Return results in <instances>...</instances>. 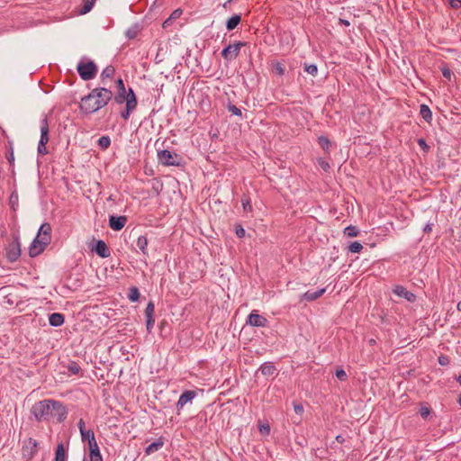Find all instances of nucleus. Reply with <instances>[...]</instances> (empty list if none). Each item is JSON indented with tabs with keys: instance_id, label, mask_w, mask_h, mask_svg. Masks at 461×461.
<instances>
[{
	"instance_id": "nucleus-1",
	"label": "nucleus",
	"mask_w": 461,
	"mask_h": 461,
	"mask_svg": "<svg viewBox=\"0 0 461 461\" xmlns=\"http://www.w3.org/2000/svg\"><path fill=\"white\" fill-rule=\"evenodd\" d=\"M113 97V92L105 87H96L81 99L80 108L86 113H93L104 107Z\"/></svg>"
},
{
	"instance_id": "nucleus-2",
	"label": "nucleus",
	"mask_w": 461,
	"mask_h": 461,
	"mask_svg": "<svg viewBox=\"0 0 461 461\" xmlns=\"http://www.w3.org/2000/svg\"><path fill=\"white\" fill-rule=\"evenodd\" d=\"M32 413L39 421L48 420L53 416H59V420L61 421L67 411L59 401L42 400L32 405Z\"/></svg>"
},
{
	"instance_id": "nucleus-3",
	"label": "nucleus",
	"mask_w": 461,
	"mask_h": 461,
	"mask_svg": "<svg viewBox=\"0 0 461 461\" xmlns=\"http://www.w3.org/2000/svg\"><path fill=\"white\" fill-rule=\"evenodd\" d=\"M51 226L48 222H44L41 225L37 237L32 242L29 248V254L32 258H34L41 254L45 247L50 243L51 239Z\"/></svg>"
},
{
	"instance_id": "nucleus-4",
	"label": "nucleus",
	"mask_w": 461,
	"mask_h": 461,
	"mask_svg": "<svg viewBox=\"0 0 461 461\" xmlns=\"http://www.w3.org/2000/svg\"><path fill=\"white\" fill-rule=\"evenodd\" d=\"M77 70L83 80L88 81L95 77L98 68L94 61L83 58L77 63Z\"/></svg>"
},
{
	"instance_id": "nucleus-5",
	"label": "nucleus",
	"mask_w": 461,
	"mask_h": 461,
	"mask_svg": "<svg viewBox=\"0 0 461 461\" xmlns=\"http://www.w3.org/2000/svg\"><path fill=\"white\" fill-rule=\"evenodd\" d=\"M158 158L163 166H179L181 159L176 153L171 152L167 149L158 151Z\"/></svg>"
},
{
	"instance_id": "nucleus-6",
	"label": "nucleus",
	"mask_w": 461,
	"mask_h": 461,
	"mask_svg": "<svg viewBox=\"0 0 461 461\" xmlns=\"http://www.w3.org/2000/svg\"><path fill=\"white\" fill-rule=\"evenodd\" d=\"M21 256V243L18 237H14L13 241L6 248V258L9 262H15Z\"/></svg>"
},
{
	"instance_id": "nucleus-7",
	"label": "nucleus",
	"mask_w": 461,
	"mask_h": 461,
	"mask_svg": "<svg viewBox=\"0 0 461 461\" xmlns=\"http://www.w3.org/2000/svg\"><path fill=\"white\" fill-rule=\"evenodd\" d=\"M245 42L238 41L234 44H230L221 51V56L226 60H232L236 59L240 51L241 47L245 46Z\"/></svg>"
},
{
	"instance_id": "nucleus-8",
	"label": "nucleus",
	"mask_w": 461,
	"mask_h": 461,
	"mask_svg": "<svg viewBox=\"0 0 461 461\" xmlns=\"http://www.w3.org/2000/svg\"><path fill=\"white\" fill-rule=\"evenodd\" d=\"M247 324L253 327H266L268 324L267 318L259 315L257 311H253L247 319Z\"/></svg>"
},
{
	"instance_id": "nucleus-9",
	"label": "nucleus",
	"mask_w": 461,
	"mask_h": 461,
	"mask_svg": "<svg viewBox=\"0 0 461 461\" xmlns=\"http://www.w3.org/2000/svg\"><path fill=\"white\" fill-rule=\"evenodd\" d=\"M127 221H128V219L124 215H121V216L111 215L109 217V226L112 230L118 231V230H121L122 229H123Z\"/></svg>"
},
{
	"instance_id": "nucleus-10",
	"label": "nucleus",
	"mask_w": 461,
	"mask_h": 461,
	"mask_svg": "<svg viewBox=\"0 0 461 461\" xmlns=\"http://www.w3.org/2000/svg\"><path fill=\"white\" fill-rule=\"evenodd\" d=\"M196 396V393L194 391H185L179 397L176 402V408L178 411L182 410L184 406L192 402V400Z\"/></svg>"
},
{
	"instance_id": "nucleus-11",
	"label": "nucleus",
	"mask_w": 461,
	"mask_h": 461,
	"mask_svg": "<svg viewBox=\"0 0 461 461\" xmlns=\"http://www.w3.org/2000/svg\"><path fill=\"white\" fill-rule=\"evenodd\" d=\"M49 132V122L45 115L41 121V138L39 142L47 144L50 140Z\"/></svg>"
},
{
	"instance_id": "nucleus-12",
	"label": "nucleus",
	"mask_w": 461,
	"mask_h": 461,
	"mask_svg": "<svg viewBox=\"0 0 461 461\" xmlns=\"http://www.w3.org/2000/svg\"><path fill=\"white\" fill-rule=\"evenodd\" d=\"M135 250L141 252L143 256L149 257L148 239L145 236H139L136 241Z\"/></svg>"
},
{
	"instance_id": "nucleus-13",
	"label": "nucleus",
	"mask_w": 461,
	"mask_h": 461,
	"mask_svg": "<svg viewBox=\"0 0 461 461\" xmlns=\"http://www.w3.org/2000/svg\"><path fill=\"white\" fill-rule=\"evenodd\" d=\"M90 461H103V456L100 453L99 446L97 442H92L88 445Z\"/></svg>"
},
{
	"instance_id": "nucleus-14",
	"label": "nucleus",
	"mask_w": 461,
	"mask_h": 461,
	"mask_svg": "<svg viewBox=\"0 0 461 461\" xmlns=\"http://www.w3.org/2000/svg\"><path fill=\"white\" fill-rule=\"evenodd\" d=\"M94 250L101 258H108L110 256V250L104 240H98L94 248Z\"/></svg>"
},
{
	"instance_id": "nucleus-15",
	"label": "nucleus",
	"mask_w": 461,
	"mask_h": 461,
	"mask_svg": "<svg viewBox=\"0 0 461 461\" xmlns=\"http://www.w3.org/2000/svg\"><path fill=\"white\" fill-rule=\"evenodd\" d=\"M394 294L399 295L400 297H403L409 302H413L416 298L415 294L411 292L407 291L403 286L398 285L393 290Z\"/></svg>"
},
{
	"instance_id": "nucleus-16",
	"label": "nucleus",
	"mask_w": 461,
	"mask_h": 461,
	"mask_svg": "<svg viewBox=\"0 0 461 461\" xmlns=\"http://www.w3.org/2000/svg\"><path fill=\"white\" fill-rule=\"evenodd\" d=\"M65 321V317L62 313L54 312L49 316L50 325L52 327H59Z\"/></svg>"
},
{
	"instance_id": "nucleus-17",
	"label": "nucleus",
	"mask_w": 461,
	"mask_h": 461,
	"mask_svg": "<svg viewBox=\"0 0 461 461\" xmlns=\"http://www.w3.org/2000/svg\"><path fill=\"white\" fill-rule=\"evenodd\" d=\"M54 461H67V449L62 442L57 445Z\"/></svg>"
},
{
	"instance_id": "nucleus-18",
	"label": "nucleus",
	"mask_w": 461,
	"mask_h": 461,
	"mask_svg": "<svg viewBox=\"0 0 461 461\" xmlns=\"http://www.w3.org/2000/svg\"><path fill=\"white\" fill-rule=\"evenodd\" d=\"M325 293V289L321 288L316 291H307L303 294V298L306 301H314L321 297Z\"/></svg>"
},
{
	"instance_id": "nucleus-19",
	"label": "nucleus",
	"mask_w": 461,
	"mask_h": 461,
	"mask_svg": "<svg viewBox=\"0 0 461 461\" xmlns=\"http://www.w3.org/2000/svg\"><path fill=\"white\" fill-rule=\"evenodd\" d=\"M276 370V366L269 362L262 364L258 369V371H260L261 374L266 376L273 375Z\"/></svg>"
},
{
	"instance_id": "nucleus-20",
	"label": "nucleus",
	"mask_w": 461,
	"mask_h": 461,
	"mask_svg": "<svg viewBox=\"0 0 461 461\" xmlns=\"http://www.w3.org/2000/svg\"><path fill=\"white\" fill-rule=\"evenodd\" d=\"M241 16L240 14H234L230 18H229L226 22V28L228 31L234 30L240 23Z\"/></svg>"
},
{
	"instance_id": "nucleus-21",
	"label": "nucleus",
	"mask_w": 461,
	"mask_h": 461,
	"mask_svg": "<svg viewBox=\"0 0 461 461\" xmlns=\"http://www.w3.org/2000/svg\"><path fill=\"white\" fill-rule=\"evenodd\" d=\"M164 445V441L162 438H158L157 441L151 443L145 448V454L150 455L158 450H159Z\"/></svg>"
},
{
	"instance_id": "nucleus-22",
	"label": "nucleus",
	"mask_w": 461,
	"mask_h": 461,
	"mask_svg": "<svg viewBox=\"0 0 461 461\" xmlns=\"http://www.w3.org/2000/svg\"><path fill=\"white\" fill-rule=\"evenodd\" d=\"M114 73H115L114 67L110 65V66H107L106 68H104L100 75L102 82L104 84L105 79L112 78L113 77Z\"/></svg>"
},
{
	"instance_id": "nucleus-23",
	"label": "nucleus",
	"mask_w": 461,
	"mask_h": 461,
	"mask_svg": "<svg viewBox=\"0 0 461 461\" xmlns=\"http://www.w3.org/2000/svg\"><path fill=\"white\" fill-rule=\"evenodd\" d=\"M421 117L427 122H430L432 120V112L429 107L426 104H421L420 109Z\"/></svg>"
},
{
	"instance_id": "nucleus-24",
	"label": "nucleus",
	"mask_w": 461,
	"mask_h": 461,
	"mask_svg": "<svg viewBox=\"0 0 461 461\" xmlns=\"http://www.w3.org/2000/svg\"><path fill=\"white\" fill-rule=\"evenodd\" d=\"M37 447H38V442L30 438L26 442H25V445H24V448L26 450H30V455L31 456H33L34 454L37 453Z\"/></svg>"
},
{
	"instance_id": "nucleus-25",
	"label": "nucleus",
	"mask_w": 461,
	"mask_h": 461,
	"mask_svg": "<svg viewBox=\"0 0 461 461\" xmlns=\"http://www.w3.org/2000/svg\"><path fill=\"white\" fill-rule=\"evenodd\" d=\"M81 438L83 441H87L88 445L92 444V442H96L95 433L92 429H86L85 431L81 432Z\"/></svg>"
},
{
	"instance_id": "nucleus-26",
	"label": "nucleus",
	"mask_w": 461,
	"mask_h": 461,
	"mask_svg": "<svg viewBox=\"0 0 461 461\" xmlns=\"http://www.w3.org/2000/svg\"><path fill=\"white\" fill-rule=\"evenodd\" d=\"M318 143L323 149V150H325L326 152H329L331 143L327 137L320 136L318 138Z\"/></svg>"
},
{
	"instance_id": "nucleus-27",
	"label": "nucleus",
	"mask_w": 461,
	"mask_h": 461,
	"mask_svg": "<svg viewBox=\"0 0 461 461\" xmlns=\"http://www.w3.org/2000/svg\"><path fill=\"white\" fill-rule=\"evenodd\" d=\"M128 298L131 302H137L140 298L139 289L135 286L131 287L129 290Z\"/></svg>"
},
{
	"instance_id": "nucleus-28",
	"label": "nucleus",
	"mask_w": 461,
	"mask_h": 461,
	"mask_svg": "<svg viewBox=\"0 0 461 461\" xmlns=\"http://www.w3.org/2000/svg\"><path fill=\"white\" fill-rule=\"evenodd\" d=\"M95 1V0H84V5L80 10V14H85L90 12L94 6Z\"/></svg>"
},
{
	"instance_id": "nucleus-29",
	"label": "nucleus",
	"mask_w": 461,
	"mask_h": 461,
	"mask_svg": "<svg viewBox=\"0 0 461 461\" xmlns=\"http://www.w3.org/2000/svg\"><path fill=\"white\" fill-rule=\"evenodd\" d=\"M98 145L101 149H106L111 145V140L109 136H102L98 140Z\"/></svg>"
},
{
	"instance_id": "nucleus-30",
	"label": "nucleus",
	"mask_w": 461,
	"mask_h": 461,
	"mask_svg": "<svg viewBox=\"0 0 461 461\" xmlns=\"http://www.w3.org/2000/svg\"><path fill=\"white\" fill-rule=\"evenodd\" d=\"M363 249V246L358 241H354L348 246V251L351 253H359Z\"/></svg>"
},
{
	"instance_id": "nucleus-31",
	"label": "nucleus",
	"mask_w": 461,
	"mask_h": 461,
	"mask_svg": "<svg viewBox=\"0 0 461 461\" xmlns=\"http://www.w3.org/2000/svg\"><path fill=\"white\" fill-rule=\"evenodd\" d=\"M127 89L124 90V92L118 91V93L114 95V101L115 103L122 104L125 102V96L127 95Z\"/></svg>"
},
{
	"instance_id": "nucleus-32",
	"label": "nucleus",
	"mask_w": 461,
	"mask_h": 461,
	"mask_svg": "<svg viewBox=\"0 0 461 461\" xmlns=\"http://www.w3.org/2000/svg\"><path fill=\"white\" fill-rule=\"evenodd\" d=\"M304 70L312 76H316L317 72H318V68L315 64H306L305 63Z\"/></svg>"
},
{
	"instance_id": "nucleus-33",
	"label": "nucleus",
	"mask_w": 461,
	"mask_h": 461,
	"mask_svg": "<svg viewBox=\"0 0 461 461\" xmlns=\"http://www.w3.org/2000/svg\"><path fill=\"white\" fill-rule=\"evenodd\" d=\"M357 233H358V230L355 226H348L344 230V234L350 238L356 237L357 235Z\"/></svg>"
},
{
	"instance_id": "nucleus-34",
	"label": "nucleus",
	"mask_w": 461,
	"mask_h": 461,
	"mask_svg": "<svg viewBox=\"0 0 461 461\" xmlns=\"http://www.w3.org/2000/svg\"><path fill=\"white\" fill-rule=\"evenodd\" d=\"M68 370L73 374V375H78L81 368L79 366V365L76 362H71L68 366Z\"/></svg>"
},
{
	"instance_id": "nucleus-35",
	"label": "nucleus",
	"mask_w": 461,
	"mask_h": 461,
	"mask_svg": "<svg viewBox=\"0 0 461 461\" xmlns=\"http://www.w3.org/2000/svg\"><path fill=\"white\" fill-rule=\"evenodd\" d=\"M273 68H274L275 72L277 75L283 76L285 74V67H284V65L282 63L276 62V63H274Z\"/></svg>"
},
{
	"instance_id": "nucleus-36",
	"label": "nucleus",
	"mask_w": 461,
	"mask_h": 461,
	"mask_svg": "<svg viewBox=\"0 0 461 461\" xmlns=\"http://www.w3.org/2000/svg\"><path fill=\"white\" fill-rule=\"evenodd\" d=\"M154 312H155V306H154V303L152 302H149L148 304H147V307L145 309V316L146 317H153L154 315Z\"/></svg>"
},
{
	"instance_id": "nucleus-37",
	"label": "nucleus",
	"mask_w": 461,
	"mask_h": 461,
	"mask_svg": "<svg viewBox=\"0 0 461 461\" xmlns=\"http://www.w3.org/2000/svg\"><path fill=\"white\" fill-rule=\"evenodd\" d=\"M228 111L230 113H231L233 115H236V116H241V110L240 108H238L236 105L234 104H229L228 106Z\"/></svg>"
},
{
	"instance_id": "nucleus-38",
	"label": "nucleus",
	"mask_w": 461,
	"mask_h": 461,
	"mask_svg": "<svg viewBox=\"0 0 461 461\" xmlns=\"http://www.w3.org/2000/svg\"><path fill=\"white\" fill-rule=\"evenodd\" d=\"M420 414L423 419H427L430 414V409L427 406H421L420 409Z\"/></svg>"
},
{
	"instance_id": "nucleus-39",
	"label": "nucleus",
	"mask_w": 461,
	"mask_h": 461,
	"mask_svg": "<svg viewBox=\"0 0 461 461\" xmlns=\"http://www.w3.org/2000/svg\"><path fill=\"white\" fill-rule=\"evenodd\" d=\"M155 324V319L154 317H146V327L147 330L150 332V330L153 329Z\"/></svg>"
},
{
	"instance_id": "nucleus-40",
	"label": "nucleus",
	"mask_w": 461,
	"mask_h": 461,
	"mask_svg": "<svg viewBox=\"0 0 461 461\" xmlns=\"http://www.w3.org/2000/svg\"><path fill=\"white\" fill-rule=\"evenodd\" d=\"M441 72L445 78H447V80H451L452 72L447 67H446V66L442 67Z\"/></svg>"
},
{
	"instance_id": "nucleus-41",
	"label": "nucleus",
	"mask_w": 461,
	"mask_h": 461,
	"mask_svg": "<svg viewBox=\"0 0 461 461\" xmlns=\"http://www.w3.org/2000/svg\"><path fill=\"white\" fill-rule=\"evenodd\" d=\"M38 153L41 154V155H46L48 154V149L46 147V144L45 143H41V142H39L38 143Z\"/></svg>"
},
{
	"instance_id": "nucleus-42",
	"label": "nucleus",
	"mask_w": 461,
	"mask_h": 461,
	"mask_svg": "<svg viewBox=\"0 0 461 461\" xmlns=\"http://www.w3.org/2000/svg\"><path fill=\"white\" fill-rule=\"evenodd\" d=\"M126 108H128V110H132L134 111L137 107V104H138V102H137V99L135 100H127L126 102Z\"/></svg>"
},
{
	"instance_id": "nucleus-43",
	"label": "nucleus",
	"mask_w": 461,
	"mask_h": 461,
	"mask_svg": "<svg viewBox=\"0 0 461 461\" xmlns=\"http://www.w3.org/2000/svg\"><path fill=\"white\" fill-rule=\"evenodd\" d=\"M336 376L340 381H344L347 379V374L343 369H338L336 371Z\"/></svg>"
},
{
	"instance_id": "nucleus-44",
	"label": "nucleus",
	"mask_w": 461,
	"mask_h": 461,
	"mask_svg": "<svg viewBox=\"0 0 461 461\" xmlns=\"http://www.w3.org/2000/svg\"><path fill=\"white\" fill-rule=\"evenodd\" d=\"M242 207L245 212H250L252 210V206L249 199H242Z\"/></svg>"
},
{
	"instance_id": "nucleus-45",
	"label": "nucleus",
	"mask_w": 461,
	"mask_h": 461,
	"mask_svg": "<svg viewBox=\"0 0 461 461\" xmlns=\"http://www.w3.org/2000/svg\"><path fill=\"white\" fill-rule=\"evenodd\" d=\"M235 232L239 238H243L246 234L244 228L240 225L236 226Z\"/></svg>"
},
{
	"instance_id": "nucleus-46",
	"label": "nucleus",
	"mask_w": 461,
	"mask_h": 461,
	"mask_svg": "<svg viewBox=\"0 0 461 461\" xmlns=\"http://www.w3.org/2000/svg\"><path fill=\"white\" fill-rule=\"evenodd\" d=\"M418 142V145L420 147L421 149H423L424 151H428L429 147V145L426 143V140L424 139H419L417 140Z\"/></svg>"
},
{
	"instance_id": "nucleus-47",
	"label": "nucleus",
	"mask_w": 461,
	"mask_h": 461,
	"mask_svg": "<svg viewBox=\"0 0 461 461\" xmlns=\"http://www.w3.org/2000/svg\"><path fill=\"white\" fill-rule=\"evenodd\" d=\"M135 99H137V97H136L132 88H129L128 91H127V95L125 96V102L127 100L131 101V100H135Z\"/></svg>"
},
{
	"instance_id": "nucleus-48",
	"label": "nucleus",
	"mask_w": 461,
	"mask_h": 461,
	"mask_svg": "<svg viewBox=\"0 0 461 461\" xmlns=\"http://www.w3.org/2000/svg\"><path fill=\"white\" fill-rule=\"evenodd\" d=\"M116 86H117L118 91L122 90V92H124V90L126 89L123 80L122 78H118L116 80Z\"/></svg>"
},
{
	"instance_id": "nucleus-49",
	"label": "nucleus",
	"mask_w": 461,
	"mask_h": 461,
	"mask_svg": "<svg viewBox=\"0 0 461 461\" xmlns=\"http://www.w3.org/2000/svg\"><path fill=\"white\" fill-rule=\"evenodd\" d=\"M259 431L261 434L268 435L270 432V427L269 425H260L259 426Z\"/></svg>"
},
{
	"instance_id": "nucleus-50",
	"label": "nucleus",
	"mask_w": 461,
	"mask_h": 461,
	"mask_svg": "<svg viewBox=\"0 0 461 461\" xmlns=\"http://www.w3.org/2000/svg\"><path fill=\"white\" fill-rule=\"evenodd\" d=\"M452 8L459 9L461 7V0H449Z\"/></svg>"
},
{
	"instance_id": "nucleus-51",
	"label": "nucleus",
	"mask_w": 461,
	"mask_h": 461,
	"mask_svg": "<svg viewBox=\"0 0 461 461\" xmlns=\"http://www.w3.org/2000/svg\"><path fill=\"white\" fill-rule=\"evenodd\" d=\"M132 112V110H128V108L125 107V110L121 113V116L126 121L130 118Z\"/></svg>"
},
{
	"instance_id": "nucleus-52",
	"label": "nucleus",
	"mask_w": 461,
	"mask_h": 461,
	"mask_svg": "<svg viewBox=\"0 0 461 461\" xmlns=\"http://www.w3.org/2000/svg\"><path fill=\"white\" fill-rule=\"evenodd\" d=\"M181 14H182V10H181V9H176V10H175V11L171 14V15H170V17H169V18H170L171 20H175V19L179 18V17L181 16Z\"/></svg>"
},
{
	"instance_id": "nucleus-53",
	"label": "nucleus",
	"mask_w": 461,
	"mask_h": 461,
	"mask_svg": "<svg viewBox=\"0 0 461 461\" xmlns=\"http://www.w3.org/2000/svg\"><path fill=\"white\" fill-rule=\"evenodd\" d=\"M77 426H78V429H79V431L80 433L85 431L86 429V424H85V421L83 419H80L78 423H77Z\"/></svg>"
},
{
	"instance_id": "nucleus-54",
	"label": "nucleus",
	"mask_w": 461,
	"mask_h": 461,
	"mask_svg": "<svg viewBox=\"0 0 461 461\" xmlns=\"http://www.w3.org/2000/svg\"><path fill=\"white\" fill-rule=\"evenodd\" d=\"M294 411L298 414H302L303 411V407L301 404H294Z\"/></svg>"
},
{
	"instance_id": "nucleus-55",
	"label": "nucleus",
	"mask_w": 461,
	"mask_h": 461,
	"mask_svg": "<svg viewBox=\"0 0 461 461\" xmlns=\"http://www.w3.org/2000/svg\"><path fill=\"white\" fill-rule=\"evenodd\" d=\"M6 158L10 164H13L14 161V156L13 149L10 151V153L6 156Z\"/></svg>"
},
{
	"instance_id": "nucleus-56",
	"label": "nucleus",
	"mask_w": 461,
	"mask_h": 461,
	"mask_svg": "<svg viewBox=\"0 0 461 461\" xmlns=\"http://www.w3.org/2000/svg\"><path fill=\"white\" fill-rule=\"evenodd\" d=\"M320 165H321V168H322L323 170H325V171H326V170H328V169L330 168V165H329V163H328V162L321 161V162L320 163Z\"/></svg>"
},
{
	"instance_id": "nucleus-57",
	"label": "nucleus",
	"mask_w": 461,
	"mask_h": 461,
	"mask_svg": "<svg viewBox=\"0 0 461 461\" xmlns=\"http://www.w3.org/2000/svg\"><path fill=\"white\" fill-rule=\"evenodd\" d=\"M432 230V224L427 223L423 229L424 232H430Z\"/></svg>"
},
{
	"instance_id": "nucleus-58",
	"label": "nucleus",
	"mask_w": 461,
	"mask_h": 461,
	"mask_svg": "<svg viewBox=\"0 0 461 461\" xmlns=\"http://www.w3.org/2000/svg\"><path fill=\"white\" fill-rule=\"evenodd\" d=\"M339 24H342L344 26H349L350 25V23L348 20L341 19V18L339 20Z\"/></svg>"
},
{
	"instance_id": "nucleus-59",
	"label": "nucleus",
	"mask_w": 461,
	"mask_h": 461,
	"mask_svg": "<svg viewBox=\"0 0 461 461\" xmlns=\"http://www.w3.org/2000/svg\"><path fill=\"white\" fill-rule=\"evenodd\" d=\"M447 359L446 357H439V364L444 366L446 365Z\"/></svg>"
},
{
	"instance_id": "nucleus-60",
	"label": "nucleus",
	"mask_w": 461,
	"mask_h": 461,
	"mask_svg": "<svg viewBox=\"0 0 461 461\" xmlns=\"http://www.w3.org/2000/svg\"><path fill=\"white\" fill-rule=\"evenodd\" d=\"M171 21H172V20H171L170 18H168L167 20H166V21L164 22L163 26H164V27H167L168 24H170V22H171Z\"/></svg>"
},
{
	"instance_id": "nucleus-61",
	"label": "nucleus",
	"mask_w": 461,
	"mask_h": 461,
	"mask_svg": "<svg viewBox=\"0 0 461 461\" xmlns=\"http://www.w3.org/2000/svg\"><path fill=\"white\" fill-rule=\"evenodd\" d=\"M15 199L17 200L18 196L16 194L14 195V194H12V195L10 197L11 202L15 201Z\"/></svg>"
},
{
	"instance_id": "nucleus-62",
	"label": "nucleus",
	"mask_w": 461,
	"mask_h": 461,
	"mask_svg": "<svg viewBox=\"0 0 461 461\" xmlns=\"http://www.w3.org/2000/svg\"><path fill=\"white\" fill-rule=\"evenodd\" d=\"M15 199L17 200L18 196L16 194L14 195V194H12V195L10 197L11 202L15 201Z\"/></svg>"
},
{
	"instance_id": "nucleus-63",
	"label": "nucleus",
	"mask_w": 461,
	"mask_h": 461,
	"mask_svg": "<svg viewBox=\"0 0 461 461\" xmlns=\"http://www.w3.org/2000/svg\"><path fill=\"white\" fill-rule=\"evenodd\" d=\"M456 308L459 312H461V300L458 302Z\"/></svg>"
},
{
	"instance_id": "nucleus-64",
	"label": "nucleus",
	"mask_w": 461,
	"mask_h": 461,
	"mask_svg": "<svg viewBox=\"0 0 461 461\" xmlns=\"http://www.w3.org/2000/svg\"><path fill=\"white\" fill-rule=\"evenodd\" d=\"M456 381L459 383V384L461 385V375H459L456 378Z\"/></svg>"
}]
</instances>
